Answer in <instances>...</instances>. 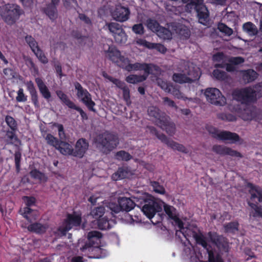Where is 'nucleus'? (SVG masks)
<instances>
[{
  "label": "nucleus",
  "mask_w": 262,
  "mask_h": 262,
  "mask_svg": "<svg viewBox=\"0 0 262 262\" xmlns=\"http://www.w3.org/2000/svg\"><path fill=\"white\" fill-rule=\"evenodd\" d=\"M147 113L149 117L155 119V124L164 130L169 135L174 134L176 127L174 124L170 121V117L165 113L161 111L158 107L149 106Z\"/></svg>",
  "instance_id": "1"
},
{
  "label": "nucleus",
  "mask_w": 262,
  "mask_h": 262,
  "mask_svg": "<svg viewBox=\"0 0 262 262\" xmlns=\"http://www.w3.org/2000/svg\"><path fill=\"white\" fill-rule=\"evenodd\" d=\"M137 202V207L149 219L152 218L157 212H160L162 209L158 200L150 194H147L139 197Z\"/></svg>",
  "instance_id": "2"
},
{
  "label": "nucleus",
  "mask_w": 262,
  "mask_h": 262,
  "mask_svg": "<svg viewBox=\"0 0 262 262\" xmlns=\"http://www.w3.org/2000/svg\"><path fill=\"white\" fill-rule=\"evenodd\" d=\"M96 147L103 152H110L119 144V141L117 135L105 132L96 136L94 140Z\"/></svg>",
  "instance_id": "3"
},
{
  "label": "nucleus",
  "mask_w": 262,
  "mask_h": 262,
  "mask_svg": "<svg viewBox=\"0 0 262 262\" xmlns=\"http://www.w3.org/2000/svg\"><path fill=\"white\" fill-rule=\"evenodd\" d=\"M24 13L20 6L15 4H8L3 8L1 15L8 25L14 24Z\"/></svg>",
  "instance_id": "4"
},
{
  "label": "nucleus",
  "mask_w": 262,
  "mask_h": 262,
  "mask_svg": "<svg viewBox=\"0 0 262 262\" xmlns=\"http://www.w3.org/2000/svg\"><path fill=\"white\" fill-rule=\"evenodd\" d=\"M254 87L248 86L233 92L234 97L242 104H248L256 100V92Z\"/></svg>",
  "instance_id": "5"
},
{
  "label": "nucleus",
  "mask_w": 262,
  "mask_h": 262,
  "mask_svg": "<svg viewBox=\"0 0 262 262\" xmlns=\"http://www.w3.org/2000/svg\"><path fill=\"white\" fill-rule=\"evenodd\" d=\"M147 128L151 134L155 135L162 142L166 144L168 147L173 150H177L185 154L188 152V150L183 145L168 138L166 136L163 134H159L156 128L154 126H147Z\"/></svg>",
  "instance_id": "6"
},
{
  "label": "nucleus",
  "mask_w": 262,
  "mask_h": 262,
  "mask_svg": "<svg viewBox=\"0 0 262 262\" xmlns=\"http://www.w3.org/2000/svg\"><path fill=\"white\" fill-rule=\"evenodd\" d=\"M187 9H194L197 13L199 22L205 25L208 21L209 16V11L206 5L203 3V0H191L187 4Z\"/></svg>",
  "instance_id": "7"
},
{
  "label": "nucleus",
  "mask_w": 262,
  "mask_h": 262,
  "mask_svg": "<svg viewBox=\"0 0 262 262\" xmlns=\"http://www.w3.org/2000/svg\"><path fill=\"white\" fill-rule=\"evenodd\" d=\"M207 130L213 138L222 141H229V143L231 144L235 143L240 140L239 135L235 133L226 130L219 132L216 128L211 126H208Z\"/></svg>",
  "instance_id": "8"
},
{
  "label": "nucleus",
  "mask_w": 262,
  "mask_h": 262,
  "mask_svg": "<svg viewBox=\"0 0 262 262\" xmlns=\"http://www.w3.org/2000/svg\"><path fill=\"white\" fill-rule=\"evenodd\" d=\"M74 85L75 90H77L76 95L77 97L80 99L81 101L85 105L90 111L96 112V110L94 108L96 104L92 100L91 94L86 89L83 88L78 82H75Z\"/></svg>",
  "instance_id": "9"
},
{
  "label": "nucleus",
  "mask_w": 262,
  "mask_h": 262,
  "mask_svg": "<svg viewBox=\"0 0 262 262\" xmlns=\"http://www.w3.org/2000/svg\"><path fill=\"white\" fill-rule=\"evenodd\" d=\"M204 95L207 100L215 105L224 106L226 103V98L217 88H207Z\"/></svg>",
  "instance_id": "10"
},
{
  "label": "nucleus",
  "mask_w": 262,
  "mask_h": 262,
  "mask_svg": "<svg viewBox=\"0 0 262 262\" xmlns=\"http://www.w3.org/2000/svg\"><path fill=\"white\" fill-rule=\"evenodd\" d=\"M124 70L129 72L133 71H143L146 74H154V71L157 72H159L160 69L159 66L152 63H147L145 62L130 63L129 62Z\"/></svg>",
  "instance_id": "11"
},
{
  "label": "nucleus",
  "mask_w": 262,
  "mask_h": 262,
  "mask_svg": "<svg viewBox=\"0 0 262 262\" xmlns=\"http://www.w3.org/2000/svg\"><path fill=\"white\" fill-rule=\"evenodd\" d=\"M193 237L195 239L196 244L201 245L207 250L210 262H224L223 259L219 257H216L215 260L214 253L213 250L211 249V246L207 243L206 238L202 233L198 234L196 233H194L193 234Z\"/></svg>",
  "instance_id": "12"
},
{
  "label": "nucleus",
  "mask_w": 262,
  "mask_h": 262,
  "mask_svg": "<svg viewBox=\"0 0 262 262\" xmlns=\"http://www.w3.org/2000/svg\"><path fill=\"white\" fill-rule=\"evenodd\" d=\"M130 14V11L128 7L118 5L112 12V15L115 20L122 23L129 19Z\"/></svg>",
  "instance_id": "13"
},
{
  "label": "nucleus",
  "mask_w": 262,
  "mask_h": 262,
  "mask_svg": "<svg viewBox=\"0 0 262 262\" xmlns=\"http://www.w3.org/2000/svg\"><path fill=\"white\" fill-rule=\"evenodd\" d=\"M208 236L211 242L219 249L226 250L228 247L227 239L223 235L218 234L216 232L210 231Z\"/></svg>",
  "instance_id": "14"
},
{
  "label": "nucleus",
  "mask_w": 262,
  "mask_h": 262,
  "mask_svg": "<svg viewBox=\"0 0 262 262\" xmlns=\"http://www.w3.org/2000/svg\"><path fill=\"white\" fill-rule=\"evenodd\" d=\"M164 210L168 217L173 220L180 230L184 229V223L179 217L177 209L172 206L164 204Z\"/></svg>",
  "instance_id": "15"
},
{
  "label": "nucleus",
  "mask_w": 262,
  "mask_h": 262,
  "mask_svg": "<svg viewBox=\"0 0 262 262\" xmlns=\"http://www.w3.org/2000/svg\"><path fill=\"white\" fill-rule=\"evenodd\" d=\"M191 71H189L187 72V75L182 73H174L172 75V80L176 83L180 84L183 83H191L194 80L198 79L199 77L198 74L194 73L193 76H191Z\"/></svg>",
  "instance_id": "16"
},
{
  "label": "nucleus",
  "mask_w": 262,
  "mask_h": 262,
  "mask_svg": "<svg viewBox=\"0 0 262 262\" xmlns=\"http://www.w3.org/2000/svg\"><path fill=\"white\" fill-rule=\"evenodd\" d=\"M212 150L215 153L221 156L229 155L231 157L239 158L243 157L239 152L223 145H215L213 146Z\"/></svg>",
  "instance_id": "17"
},
{
  "label": "nucleus",
  "mask_w": 262,
  "mask_h": 262,
  "mask_svg": "<svg viewBox=\"0 0 262 262\" xmlns=\"http://www.w3.org/2000/svg\"><path fill=\"white\" fill-rule=\"evenodd\" d=\"M139 197H134V200L130 198L126 197H119L118 200V203L120 205L122 211L129 212L133 209L135 206H137V199Z\"/></svg>",
  "instance_id": "18"
},
{
  "label": "nucleus",
  "mask_w": 262,
  "mask_h": 262,
  "mask_svg": "<svg viewBox=\"0 0 262 262\" xmlns=\"http://www.w3.org/2000/svg\"><path fill=\"white\" fill-rule=\"evenodd\" d=\"M89 146V142L85 139H78L75 144L74 156L80 158H82L88 149Z\"/></svg>",
  "instance_id": "19"
},
{
  "label": "nucleus",
  "mask_w": 262,
  "mask_h": 262,
  "mask_svg": "<svg viewBox=\"0 0 262 262\" xmlns=\"http://www.w3.org/2000/svg\"><path fill=\"white\" fill-rule=\"evenodd\" d=\"M136 42L138 45L149 49H155L161 53H165L167 51L166 48L161 43L150 42L141 38L137 39Z\"/></svg>",
  "instance_id": "20"
},
{
  "label": "nucleus",
  "mask_w": 262,
  "mask_h": 262,
  "mask_svg": "<svg viewBox=\"0 0 262 262\" xmlns=\"http://www.w3.org/2000/svg\"><path fill=\"white\" fill-rule=\"evenodd\" d=\"M102 233L97 231H92L88 234V241L85 243L83 249L97 247V241L102 237Z\"/></svg>",
  "instance_id": "21"
},
{
  "label": "nucleus",
  "mask_w": 262,
  "mask_h": 262,
  "mask_svg": "<svg viewBox=\"0 0 262 262\" xmlns=\"http://www.w3.org/2000/svg\"><path fill=\"white\" fill-rule=\"evenodd\" d=\"M51 3L47 5L43 9L44 13L51 20H55L57 17V6L59 3V0H51Z\"/></svg>",
  "instance_id": "22"
},
{
  "label": "nucleus",
  "mask_w": 262,
  "mask_h": 262,
  "mask_svg": "<svg viewBox=\"0 0 262 262\" xmlns=\"http://www.w3.org/2000/svg\"><path fill=\"white\" fill-rule=\"evenodd\" d=\"M81 213L74 211L72 214H68L67 219L64 220V223L71 227L79 226L81 223Z\"/></svg>",
  "instance_id": "23"
},
{
  "label": "nucleus",
  "mask_w": 262,
  "mask_h": 262,
  "mask_svg": "<svg viewBox=\"0 0 262 262\" xmlns=\"http://www.w3.org/2000/svg\"><path fill=\"white\" fill-rule=\"evenodd\" d=\"M247 186L250 189L251 199H257L259 203H262V187L254 185L251 183H248Z\"/></svg>",
  "instance_id": "24"
},
{
  "label": "nucleus",
  "mask_w": 262,
  "mask_h": 262,
  "mask_svg": "<svg viewBox=\"0 0 262 262\" xmlns=\"http://www.w3.org/2000/svg\"><path fill=\"white\" fill-rule=\"evenodd\" d=\"M20 211L23 216L29 222L36 220L39 215L37 210L32 209L31 208L24 207Z\"/></svg>",
  "instance_id": "25"
},
{
  "label": "nucleus",
  "mask_w": 262,
  "mask_h": 262,
  "mask_svg": "<svg viewBox=\"0 0 262 262\" xmlns=\"http://www.w3.org/2000/svg\"><path fill=\"white\" fill-rule=\"evenodd\" d=\"M229 63L226 64V70L228 72H233L236 71L235 66L244 62L245 59L241 56L231 57L228 59Z\"/></svg>",
  "instance_id": "26"
},
{
  "label": "nucleus",
  "mask_w": 262,
  "mask_h": 262,
  "mask_svg": "<svg viewBox=\"0 0 262 262\" xmlns=\"http://www.w3.org/2000/svg\"><path fill=\"white\" fill-rule=\"evenodd\" d=\"M27 90L29 92L31 96V99L32 103L35 107L39 106L38 97L37 91L35 89L33 82L30 80L26 83Z\"/></svg>",
  "instance_id": "27"
},
{
  "label": "nucleus",
  "mask_w": 262,
  "mask_h": 262,
  "mask_svg": "<svg viewBox=\"0 0 262 262\" xmlns=\"http://www.w3.org/2000/svg\"><path fill=\"white\" fill-rule=\"evenodd\" d=\"M48 228V225L47 224H42L38 222H35L31 224L27 227L29 231L35 233L37 234H42L46 233Z\"/></svg>",
  "instance_id": "28"
},
{
  "label": "nucleus",
  "mask_w": 262,
  "mask_h": 262,
  "mask_svg": "<svg viewBox=\"0 0 262 262\" xmlns=\"http://www.w3.org/2000/svg\"><path fill=\"white\" fill-rule=\"evenodd\" d=\"M35 81L42 96L45 99L49 100L51 97V94L43 81L39 77L36 78Z\"/></svg>",
  "instance_id": "29"
},
{
  "label": "nucleus",
  "mask_w": 262,
  "mask_h": 262,
  "mask_svg": "<svg viewBox=\"0 0 262 262\" xmlns=\"http://www.w3.org/2000/svg\"><path fill=\"white\" fill-rule=\"evenodd\" d=\"M149 75L151 74L145 73L143 75L130 74L126 77L125 81L128 83L137 84L146 80Z\"/></svg>",
  "instance_id": "30"
},
{
  "label": "nucleus",
  "mask_w": 262,
  "mask_h": 262,
  "mask_svg": "<svg viewBox=\"0 0 262 262\" xmlns=\"http://www.w3.org/2000/svg\"><path fill=\"white\" fill-rule=\"evenodd\" d=\"M248 204L252 209L250 215L254 220H257L259 219L262 220V207L258 205L257 203H254L248 202Z\"/></svg>",
  "instance_id": "31"
},
{
  "label": "nucleus",
  "mask_w": 262,
  "mask_h": 262,
  "mask_svg": "<svg viewBox=\"0 0 262 262\" xmlns=\"http://www.w3.org/2000/svg\"><path fill=\"white\" fill-rule=\"evenodd\" d=\"M166 85L165 91L168 93H171L176 98L179 99H185L182 93L181 92L180 90L171 83H165Z\"/></svg>",
  "instance_id": "32"
},
{
  "label": "nucleus",
  "mask_w": 262,
  "mask_h": 262,
  "mask_svg": "<svg viewBox=\"0 0 262 262\" xmlns=\"http://www.w3.org/2000/svg\"><path fill=\"white\" fill-rule=\"evenodd\" d=\"M60 143L59 147H57L56 149H58L63 155H69L74 156V150L71 145L62 141H60Z\"/></svg>",
  "instance_id": "33"
},
{
  "label": "nucleus",
  "mask_w": 262,
  "mask_h": 262,
  "mask_svg": "<svg viewBox=\"0 0 262 262\" xmlns=\"http://www.w3.org/2000/svg\"><path fill=\"white\" fill-rule=\"evenodd\" d=\"M257 77V73L252 69L244 71L243 74V79L245 82L249 83L255 80Z\"/></svg>",
  "instance_id": "34"
},
{
  "label": "nucleus",
  "mask_w": 262,
  "mask_h": 262,
  "mask_svg": "<svg viewBox=\"0 0 262 262\" xmlns=\"http://www.w3.org/2000/svg\"><path fill=\"white\" fill-rule=\"evenodd\" d=\"M128 174L127 168L119 167L117 171L112 174V178L114 181H117L126 178Z\"/></svg>",
  "instance_id": "35"
},
{
  "label": "nucleus",
  "mask_w": 262,
  "mask_h": 262,
  "mask_svg": "<svg viewBox=\"0 0 262 262\" xmlns=\"http://www.w3.org/2000/svg\"><path fill=\"white\" fill-rule=\"evenodd\" d=\"M56 93L57 96L60 99L62 102L64 103L65 105H66L68 107H69L70 108H72L74 106L75 103L73 101H72L69 98L68 96L62 91L57 90L56 92Z\"/></svg>",
  "instance_id": "36"
},
{
  "label": "nucleus",
  "mask_w": 262,
  "mask_h": 262,
  "mask_svg": "<svg viewBox=\"0 0 262 262\" xmlns=\"http://www.w3.org/2000/svg\"><path fill=\"white\" fill-rule=\"evenodd\" d=\"M114 223L112 220H108L107 217H104L98 220V228L102 230L109 229L112 227L111 223Z\"/></svg>",
  "instance_id": "37"
},
{
  "label": "nucleus",
  "mask_w": 262,
  "mask_h": 262,
  "mask_svg": "<svg viewBox=\"0 0 262 262\" xmlns=\"http://www.w3.org/2000/svg\"><path fill=\"white\" fill-rule=\"evenodd\" d=\"M109 59L115 63H119V57L121 56L120 52L115 48L110 47L107 51Z\"/></svg>",
  "instance_id": "38"
},
{
  "label": "nucleus",
  "mask_w": 262,
  "mask_h": 262,
  "mask_svg": "<svg viewBox=\"0 0 262 262\" xmlns=\"http://www.w3.org/2000/svg\"><path fill=\"white\" fill-rule=\"evenodd\" d=\"M243 30L250 36L255 35L258 32L257 29L255 25L250 21L244 24Z\"/></svg>",
  "instance_id": "39"
},
{
  "label": "nucleus",
  "mask_w": 262,
  "mask_h": 262,
  "mask_svg": "<svg viewBox=\"0 0 262 262\" xmlns=\"http://www.w3.org/2000/svg\"><path fill=\"white\" fill-rule=\"evenodd\" d=\"M30 176L36 180L40 182H46L48 180V177L43 172H40L37 169H34L30 172Z\"/></svg>",
  "instance_id": "40"
},
{
  "label": "nucleus",
  "mask_w": 262,
  "mask_h": 262,
  "mask_svg": "<svg viewBox=\"0 0 262 262\" xmlns=\"http://www.w3.org/2000/svg\"><path fill=\"white\" fill-rule=\"evenodd\" d=\"M212 74L214 79L219 81H225L229 78V76L226 72L219 69L214 70Z\"/></svg>",
  "instance_id": "41"
},
{
  "label": "nucleus",
  "mask_w": 262,
  "mask_h": 262,
  "mask_svg": "<svg viewBox=\"0 0 262 262\" xmlns=\"http://www.w3.org/2000/svg\"><path fill=\"white\" fill-rule=\"evenodd\" d=\"M149 185L156 193L163 195L166 193L165 188L163 185H160L158 182L150 180Z\"/></svg>",
  "instance_id": "42"
},
{
  "label": "nucleus",
  "mask_w": 262,
  "mask_h": 262,
  "mask_svg": "<svg viewBox=\"0 0 262 262\" xmlns=\"http://www.w3.org/2000/svg\"><path fill=\"white\" fill-rule=\"evenodd\" d=\"M105 209L103 206L95 207L91 212V215L96 219H100L105 213Z\"/></svg>",
  "instance_id": "43"
},
{
  "label": "nucleus",
  "mask_w": 262,
  "mask_h": 262,
  "mask_svg": "<svg viewBox=\"0 0 262 262\" xmlns=\"http://www.w3.org/2000/svg\"><path fill=\"white\" fill-rule=\"evenodd\" d=\"M45 140L47 141L48 144L55 147L56 148L57 147H59L61 140L58 139L56 137H55L51 134H48L46 137Z\"/></svg>",
  "instance_id": "44"
},
{
  "label": "nucleus",
  "mask_w": 262,
  "mask_h": 262,
  "mask_svg": "<svg viewBox=\"0 0 262 262\" xmlns=\"http://www.w3.org/2000/svg\"><path fill=\"white\" fill-rule=\"evenodd\" d=\"M177 33L185 39H187L190 37V31L189 29L184 25H179L177 27L176 30Z\"/></svg>",
  "instance_id": "45"
},
{
  "label": "nucleus",
  "mask_w": 262,
  "mask_h": 262,
  "mask_svg": "<svg viewBox=\"0 0 262 262\" xmlns=\"http://www.w3.org/2000/svg\"><path fill=\"white\" fill-rule=\"evenodd\" d=\"M25 41L30 47L32 51L35 52L38 49H39L37 42L31 35H27L25 37Z\"/></svg>",
  "instance_id": "46"
},
{
  "label": "nucleus",
  "mask_w": 262,
  "mask_h": 262,
  "mask_svg": "<svg viewBox=\"0 0 262 262\" xmlns=\"http://www.w3.org/2000/svg\"><path fill=\"white\" fill-rule=\"evenodd\" d=\"M113 36L116 42L120 44L125 43L127 38V36L123 29L121 30V32L120 31L116 34L113 35Z\"/></svg>",
  "instance_id": "47"
},
{
  "label": "nucleus",
  "mask_w": 262,
  "mask_h": 262,
  "mask_svg": "<svg viewBox=\"0 0 262 262\" xmlns=\"http://www.w3.org/2000/svg\"><path fill=\"white\" fill-rule=\"evenodd\" d=\"M157 33L160 37L164 39H169L172 37L171 31L168 29L162 26L160 27Z\"/></svg>",
  "instance_id": "48"
},
{
  "label": "nucleus",
  "mask_w": 262,
  "mask_h": 262,
  "mask_svg": "<svg viewBox=\"0 0 262 262\" xmlns=\"http://www.w3.org/2000/svg\"><path fill=\"white\" fill-rule=\"evenodd\" d=\"M116 158L118 160L128 161L132 159V156L124 150H120L117 151L115 155Z\"/></svg>",
  "instance_id": "49"
},
{
  "label": "nucleus",
  "mask_w": 262,
  "mask_h": 262,
  "mask_svg": "<svg viewBox=\"0 0 262 262\" xmlns=\"http://www.w3.org/2000/svg\"><path fill=\"white\" fill-rule=\"evenodd\" d=\"M146 26L148 29L152 32H157L161 26L159 23L155 19L151 18L148 19L146 21Z\"/></svg>",
  "instance_id": "50"
},
{
  "label": "nucleus",
  "mask_w": 262,
  "mask_h": 262,
  "mask_svg": "<svg viewBox=\"0 0 262 262\" xmlns=\"http://www.w3.org/2000/svg\"><path fill=\"white\" fill-rule=\"evenodd\" d=\"M108 28L113 35L116 34L123 29L121 26L117 23H110L108 24Z\"/></svg>",
  "instance_id": "51"
},
{
  "label": "nucleus",
  "mask_w": 262,
  "mask_h": 262,
  "mask_svg": "<svg viewBox=\"0 0 262 262\" xmlns=\"http://www.w3.org/2000/svg\"><path fill=\"white\" fill-rule=\"evenodd\" d=\"M217 29L221 32L228 36H230L233 34V30L224 23H219Z\"/></svg>",
  "instance_id": "52"
},
{
  "label": "nucleus",
  "mask_w": 262,
  "mask_h": 262,
  "mask_svg": "<svg viewBox=\"0 0 262 262\" xmlns=\"http://www.w3.org/2000/svg\"><path fill=\"white\" fill-rule=\"evenodd\" d=\"M36 56L38 59L39 61L43 64H47L48 63V59L44 53L43 51L40 48L33 52Z\"/></svg>",
  "instance_id": "53"
},
{
  "label": "nucleus",
  "mask_w": 262,
  "mask_h": 262,
  "mask_svg": "<svg viewBox=\"0 0 262 262\" xmlns=\"http://www.w3.org/2000/svg\"><path fill=\"white\" fill-rule=\"evenodd\" d=\"M5 122L11 130L13 131L17 130V122L12 117L7 115L5 117Z\"/></svg>",
  "instance_id": "54"
},
{
  "label": "nucleus",
  "mask_w": 262,
  "mask_h": 262,
  "mask_svg": "<svg viewBox=\"0 0 262 262\" xmlns=\"http://www.w3.org/2000/svg\"><path fill=\"white\" fill-rule=\"evenodd\" d=\"M239 224L237 222H231L225 224L224 226L226 232H234L238 230Z\"/></svg>",
  "instance_id": "55"
},
{
  "label": "nucleus",
  "mask_w": 262,
  "mask_h": 262,
  "mask_svg": "<svg viewBox=\"0 0 262 262\" xmlns=\"http://www.w3.org/2000/svg\"><path fill=\"white\" fill-rule=\"evenodd\" d=\"M239 116L244 120H251L253 118L252 112L249 108L246 107L244 108Z\"/></svg>",
  "instance_id": "56"
},
{
  "label": "nucleus",
  "mask_w": 262,
  "mask_h": 262,
  "mask_svg": "<svg viewBox=\"0 0 262 262\" xmlns=\"http://www.w3.org/2000/svg\"><path fill=\"white\" fill-rule=\"evenodd\" d=\"M103 75L104 77L107 78L110 81L112 82L118 88L121 90L123 89L125 87L127 86L124 82L121 81L118 79L113 78L111 76H106L104 74Z\"/></svg>",
  "instance_id": "57"
},
{
  "label": "nucleus",
  "mask_w": 262,
  "mask_h": 262,
  "mask_svg": "<svg viewBox=\"0 0 262 262\" xmlns=\"http://www.w3.org/2000/svg\"><path fill=\"white\" fill-rule=\"evenodd\" d=\"M218 117L224 121H234L236 120V117L230 113H221L219 115Z\"/></svg>",
  "instance_id": "58"
},
{
  "label": "nucleus",
  "mask_w": 262,
  "mask_h": 262,
  "mask_svg": "<svg viewBox=\"0 0 262 262\" xmlns=\"http://www.w3.org/2000/svg\"><path fill=\"white\" fill-rule=\"evenodd\" d=\"M53 126L56 127L58 129V136L60 138L59 140H64L66 139V136L64 130V127L62 124L58 123H54Z\"/></svg>",
  "instance_id": "59"
},
{
  "label": "nucleus",
  "mask_w": 262,
  "mask_h": 262,
  "mask_svg": "<svg viewBox=\"0 0 262 262\" xmlns=\"http://www.w3.org/2000/svg\"><path fill=\"white\" fill-rule=\"evenodd\" d=\"M15 131L8 130L6 133V136L7 138L10 140V142L8 143V144H13L15 142H19V140L18 139L17 137L16 136L15 134Z\"/></svg>",
  "instance_id": "60"
},
{
  "label": "nucleus",
  "mask_w": 262,
  "mask_h": 262,
  "mask_svg": "<svg viewBox=\"0 0 262 262\" xmlns=\"http://www.w3.org/2000/svg\"><path fill=\"white\" fill-rule=\"evenodd\" d=\"M28 66L33 76H35L36 75H38V68L37 66L34 63L33 60L31 59H30L28 60Z\"/></svg>",
  "instance_id": "61"
},
{
  "label": "nucleus",
  "mask_w": 262,
  "mask_h": 262,
  "mask_svg": "<svg viewBox=\"0 0 262 262\" xmlns=\"http://www.w3.org/2000/svg\"><path fill=\"white\" fill-rule=\"evenodd\" d=\"M17 96L16 97V100L18 102H25L27 100V96L24 93V90L23 88H19L18 91L17 92Z\"/></svg>",
  "instance_id": "62"
},
{
  "label": "nucleus",
  "mask_w": 262,
  "mask_h": 262,
  "mask_svg": "<svg viewBox=\"0 0 262 262\" xmlns=\"http://www.w3.org/2000/svg\"><path fill=\"white\" fill-rule=\"evenodd\" d=\"M130 60L127 57H125V56L121 55L119 57V63H116L119 67L125 70Z\"/></svg>",
  "instance_id": "63"
},
{
  "label": "nucleus",
  "mask_w": 262,
  "mask_h": 262,
  "mask_svg": "<svg viewBox=\"0 0 262 262\" xmlns=\"http://www.w3.org/2000/svg\"><path fill=\"white\" fill-rule=\"evenodd\" d=\"M132 31L136 34L142 35L144 33L143 25L140 23L134 25L132 27Z\"/></svg>",
  "instance_id": "64"
}]
</instances>
